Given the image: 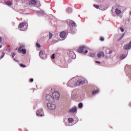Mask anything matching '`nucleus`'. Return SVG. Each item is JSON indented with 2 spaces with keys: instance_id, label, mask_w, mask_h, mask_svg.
Segmentation results:
<instances>
[{
  "instance_id": "20",
  "label": "nucleus",
  "mask_w": 131,
  "mask_h": 131,
  "mask_svg": "<svg viewBox=\"0 0 131 131\" xmlns=\"http://www.w3.org/2000/svg\"><path fill=\"white\" fill-rule=\"evenodd\" d=\"M125 55L124 54L123 55H122L121 56H120V59L121 60H123V59H125Z\"/></svg>"
},
{
  "instance_id": "15",
  "label": "nucleus",
  "mask_w": 131,
  "mask_h": 131,
  "mask_svg": "<svg viewBox=\"0 0 131 131\" xmlns=\"http://www.w3.org/2000/svg\"><path fill=\"white\" fill-rule=\"evenodd\" d=\"M115 12H116V13L117 14V15H119V14H121V11H120V10H119V9H116Z\"/></svg>"
},
{
  "instance_id": "6",
  "label": "nucleus",
  "mask_w": 131,
  "mask_h": 131,
  "mask_svg": "<svg viewBox=\"0 0 131 131\" xmlns=\"http://www.w3.org/2000/svg\"><path fill=\"white\" fill-rule=\"evenodd\" d=\"M84 82H85V81L84 80H79L75 83V86H78V85H80V84H83Z\"/></svg>"
},
{
  "instance_id": "8",
  "label": "nucleus",
  "mask_w": 131,
  "mask_h": 131,
  "mask_svg": "<svg viewBox=\"0 0 131 131\" xmlns=\"http://www.w3.org/2000/svg\"><path fill=\"white\" fill-rule=\"evenodd\" d=\"M36 114L37 116H42V114H43V110H42V109L38 110L36 112Z\"/></svg>"
},
{
  "instance_id": "12",
  "label": "nucleus",
  "mask_w": 131,
  "mask_h": 131,
  "mask_svg": "<svg viewBox=\"0 0 131 131\" xmlns=\"http://www.w3.org/2000/svg\"><path fill=\"white\" fill-rule=\"evenodd\" d=\"M29 5L31 6H35L36 5V1L35 0H32L30 2Z\"/></svg>"
},
{
  "instance_id": "11",
  "label": "nucleus",
  "mask_w": 131,
  "mask_h": 131,
  "mask_svg": "<svg viewBox=\"0 0 131 131\" xmlns=\"http://www.w3.org/2000/svg\"><path fill=\"white\" fill-rule=\"evenodd\" d=\"M70 25L74 28V27H76V24H75V23L72 20L70 21Z\"/></svg>"
},
{
  "instance_id": "25",
  "label": "nucleus",
  "mask_w": 131,
  "mask_h": 131,
  "mask_svg": "<svg viewBox=\"0 0 131 131\" xmlns=\"http://www.w3.org/2000/svg\"><path fill=\"white\" fill-rule=\"evenodd\" d=\"M83 106V105L82 104V103H80L78 104V107H79V108H81Z\"/></svg>"
},
{
  "instance_id": "22",
  "label": "nucleus",
  "mask_w": 131,
  "mask_h": 131,
  "mask_svg": "<svg viewBox=\"0 0 131 131\" xmlns=\"http://www.w3.org/2000/svg\"><path fill=\"white\" fill-rule=\"evenodd\" d=\"M6 51H7V52H10L11 51V49H10V46L9 45L7 46V48L6 49Z\"/></svg>"
},
{
  "instance_id": "9",
  "label": "nucleus",
  "mask_w": 131,
  "mask_h": 131,
  "mask_svg": "<svg viewBox=\"0 0 131 131\" xmlns=\"http://www.w3.org/2000/svg\"><path fill=\"white\" fill-rule=\"evenodd\" d=\"M77 111V108L76 107H74L72 109L69 110V112L70 113H74V112H76Z\"/></svg>"
},
{
  "instance_id": "3",
  "label": "nucleus",
  "mask_w": 131,
  "mask_h": 131,
  "mask_svg": "<svg viewBox=\"0 0 131 131\" xmlns=\"http://www.w3.org/2000/svg\"><path fill=\"white\" fill-rule=\"evenodd\" d=\"M25 48V46L24 45L20 46L18 49V52L19 53H23L24 55H25V54H26V49H24Z\"/></svg>"
},
{
  "instance_id": "37",
  "label": "nucleus",
  "mask_w": 131,
  "mask_h": 131,
  "mask_svg": "<svg viewBox=\"0 0 131 131\" xmlns=\"http://www.w3.org/2000/svg\"><path fill=\"white\" fill-rule=\"evenodd\" d=\"M2 48V45H0V49Z\"/></svg>"
},
{
  "instance_id": "7",
  "label": "nucleus",
  "mask_w": 131,
  "mask_h": 131,
  "mask_svg": "<svg viewBox=\"0 0 131 131\" xmlns=\"http://www.w3.org/2000/svg\"><path fill=\"white\" fill-rule=\"evenodd\" d=\"M39 56L42 59H45V58H47V55H46V54L43 53V51H40L39 52Z\"/></svg>"
},
{
  "instance_id": "24",
  "label": "nucleus",
  "mask_w": 131,
  "mask_h": 131,
  "mask_svg": "<svg viewBox=\"0 0 131 131\" xmlns=\"http://www.w3.org/2000/svg\"><path fill=\"white\" fill-rule=\"evenodd\" d=\"M52 37H53V34H52L51 33H49V39H51Z\"/></svg>"
},
{
  "instance_id": "36",
  "label": "nucleus",
  "mask_w": 131,
  "mask_h": 131,
  "mask_svg": "<svg viewBox=\"0 0 131 131\" xmlns=\"http://www.w3.org/2000/svg\"><path fill=\"white\" fill-rule=\"evenodd\" d=\"M3 41V38L0 36V42Z\"/></svg>"
},
{
  "instance_id": "28",
  "label": "nucleus",
  "mask_w": 131,
  "mask_h": 131,
  "mask_svg": "<svg viewBox=\"0 0 131 131\" xmlns=\"http://www.w3.org/2000/svg\"><path fill=\"white\" fill-rule=\"evenodd\" d=\"M5 56V52H2V55L1 57V58H4V57Z\"/></svg>"
},
{
  "instance_id": "5",
  "label": "nucleus",
  "mask_w": 131,
  "mask_h": 131,
  "mask_svg": "<svg viewBox=\"0 0 131 131\" xmlns=\"http://www.w3.org/2000/svg\"><path fill=\"white\" fill-rule=\"evenodd\" d=\"M47 107L51 110H54L56 109V105L52 103H47Z\"/></svg>"
},
{
  "instance_id": "34",
  "label": "nucleus",
  "mask_w": 131,
  "mask_h": 131,
  "mask_svg": "<svg viewBox=\"0 0 131 131\" xmlns=\"http://www.w3.org/2000/svg\"><path fill=\"white\" fill-rule=\"evenodd\" d=\"M95 63H97L98 64H101V62L98 61H95Z\"/></svg>"
},
{
  "instance_id": "35",
  "label": "nucleus",
  "mask_w": 131,
  "mask_h": 131,
  "mask_svg": "<svg viewBox=\"0 0 131 131\" xmlns=\"http://www.w3.org/2000/svg\"><path fill=\"white\" fill-rule=\"evenodd\" d=\"M108 53L110 54V55H111V54H112V51H110L108 52Z\"/></svg>"
},
{
  "instance_id": "14",
  "label": "nucleus",
  "mask_w": 131,
  "mask_h": 131,
  "mask_svg": "<svg viewBox=\"0 0 131 131\" xmlns=\"http://www.w3.org/2000/svg\"><path fill=\"white\" fill-rule=\"evenodd\" d=\"M46 100L47 101H51L52 100V96L50 95H46Z\"/></svg>"
},
{
  "instance_id": "30",
  "label": "nucleus",
  "mask_w": 131,
  "mask_h": 131,
  "mask_svg": "<svg viewBox=\"0 0 131 131\" xmlns=\"http://www.w3.org/2000/svg\"><path fill=\"white\" fill-rule=\"evenodd\" d=\"M120 30L122 32H123L124 31V29H123L122 27H121Z\"/></svg>"
},
{
  "instance_id": "4",
  "label": "nucleus",
  "mask_w": 131,
  "mask_h": 131,
  "mask_svg": "<svg viewBox=\"0 0 131 131\" xmlns=\"http://www.w3.org/2000/svg\"><path fill=\"white\" fill-rule=\"evenodd\" d=\"M52 97L53 99H55V100H59L60 98V94L58 92L56 91L52 94Z\"/></svg>"
},
{
  "instance_id": "31",
  "label": "nucleus",
  "mask_w": 131,
  "mask_h": 131,
  "mask_svg": "<svg viewBox=\"0 0 131 131\" xmlns=\"http://www.w3.org/2000/svg\"><path fill=\"white\" fill-rule=\"evenodd\" d=\"M52 59H55V54H53L51 56Z\"/></svg>"
},
{
  "instance_id": "18",
  "label": "nucleus",
  "mask_w": 131,
  "mask_h": 131,
  "mask_svg": "<svg viewBox=\"0 0 131 131\" xmlns=\"http://www.w3.org/2000/svg\"><path fill=\"white\" fill-rule=\"evenodd\" d=\"M6 5H7V6H13V3H12L11 2L8 1L6 3Z\"/></svg>"
},
{
  "instance_id": "26",
  "label": "nucleus",
  "mask_w": 131,
  "mask_h": 131,
  "mask_svg": "<svg viewBox=\"0 0 131 131\" xmlns=\"http://www.w3.org/2000/svg\"><path fill=\"white\" fill-rule=\"evenodd\" d=\"M36 47L37 48H38V49H39V48H40L41 46L38 43H36Z\"/></svg>"
},
{
  "instance_id": "16",
  "label": "nucleus",
  "mask_w": 131,
  "mask_h": 131,
  "mask_svg": "<svg viewBox=\"0 0 131 131\" xmlns=\"http://www.w3.org/2000/svg\"><path fill=\"white\" fill-rule=\"evenodd\" d=\"M99 92H100V90H97L96 91L93 90L92 91L93 95H97V94H99Z\"/></svg>"
},
{
  "instance_id": "17",
  "label": "nucleus",
  "mask_w": 131,
  "mask_h": 131,
  "mask_svg": "<svg viewBox=\"0 0 131 131\" xmlns=\"http://www.w3.org/2000/svg\"><path fill=\"white\" fill-rule=\"evenodd\" d=\"M68 121L69 123H72V122L74 121V120L73 119V118H70L68 119Z\"/></svg>"
},
{
  "instance_id": "32",
  "label": "nucleus",
  "mask_w": 131,
  "mask_h": 131,
  "mask_svg": "<svg viewBox=\"0 0 131 131\" xmlns=\"http://www.w3.org/2000/svg\"><path fill=\"white\" fill-rule=\"evenodd\" d=\"M12 57L14 58V57H15V56H16V54L15 53H12Z\"/></svg>"
},
{
  "instance_id": "23",
  "label": "nucleus",
  "mask_w": 131,
  "mask_h": 131,
  "mask_svg": "<svg viewBox=\"0 0 131 131\" xmlns=\"http://www.w3.org/2000/svg\"><path fill=\"white\" fill-rule=\"evenodd\" d=\"M94 7L96 8V9H99L100 8V6L96 4L94 5Z\"/></svg>"
},
{
  "instance_id": "1",
  "label": "nucleus",
  "mask_w": 131,
  "mask_h": 131,
  "mask_svg": "<svg viewBox=\"0 0 131 131\" xmlns=\"http://www.w3.org/2000/svg\"><path fill=\"white\" fill-rule=\"evenodd\" d=\"M27 25L28 23L26 21H23L20 24H19L18 26V28L19 30H21V31H25L27 29Z\"/></svg>"
},
{
  "instance_id": "10",
  "label": "nucleus",
  "mask_w": 131,
  "mask_h": 131,
  "mask_svg": "<svg viewBox=\"0 0 131 131\" xmlns=\"http://www.w3.org/2000/svg\"><path fill=\"white\" fill-rule=\"evenodd\" d=\"M66 36V32L63 31L60 32V37H61V38H64Z\"/></svg>"
},
{
  "instance_id": "33",
  "label": "nucleus",
  "mask_w": 131,
  "mask_h": 131,
  "mask_svg": "<svg viewBox=\"0 0 131 131\" xmlns=\"http://www.w3.org/2000/svg\"><path fill=\"white\" fill-rule=\"evenodd\" d=\"M33 78H31L30 79V82H33Z\"/></svg>"
},
{
  "instance_id": "2",
  "label": "nucleus",
  "mask_w": 131,
  "mask_h": 131,
  "mask_svg": "<svg viewBox=\"0 0 131 131\" xmlns=\"http://www.w3.org/2000/svg\"><path fill=\"white\" fill-rule=\"evenodd\" d=\"M78 53H84V54H88V48L84 46H80L78 49Z\"/></svg>"
},
{
  "instance_id": "29",
  "label": "nucleus",
  "mask_w": 131,
  "mask_h": 131,
  "mask_svg": "<svg viewBox=\"0 0 131 131\" xmlns=\"http://www.w3.org/2000/svg\"><path fill=\"white\" fill-rule=\"evenodd\" d=\"M104 37H100V40H101V41H104Z\"/></svg>"
},
{
  "instance_id": "21",
  "label": "nucleus",
  "mask_w": 131,
  "mask_h": 131,
  "mask_svg": "<svg viewBox=\"0 0 131 131\" xmlns=\"http://www.w3.org/2000/svg\"><path fill=\"white\" fill-rule=\"evenodd\" d=\"M19 66L21 67V68H25V67H26V66L23 64V63H20Z\"/></svg>"
},
{
  "instance_id": "27",
  "label": "nucleus",
  "mask_w": 131,
  "mask_h": 131,
  "mask_svg": "<svg viewBox=\"0 0 131 131\" xmlns=\"http://www.w3.org/2000/svg\"><path fill=\"white\" fill-rule=\"evenodd\" d=\"M95 54L94 53H90V57H95Z\"/></svg>"
},
{
  "instance_id": "19",
  "label": "nucleus",
  "mask_w": 131,
  "mask_h": 131,
  "mask_svg": "<svg viewBox=\"0 0 131 131\" xmlns=\"http://www.w3.org/2000/svg\"><path fill=\"white\" fill-rule=\"evenodd\" d=\"M67 11L68 13H71V12H72V9H71V8H69Z\"/></svg>"
},
{
  "instance_id": "13",
  "label": "nucleus",
  "mask_w": 131,
  "mask_h": 131,
  "mask_svg": "<svg viewBox=\"0 0 131 131\" xmlns=\"http://www.w3.org/2000/svg\"><path fill=\"white\" fill-rule=\"evenodd\" d=\"M104 56H105V54L103 52H100L99 53L97 54L98 58H101V57H104Z\"/></svg>"
}]
</instances>
